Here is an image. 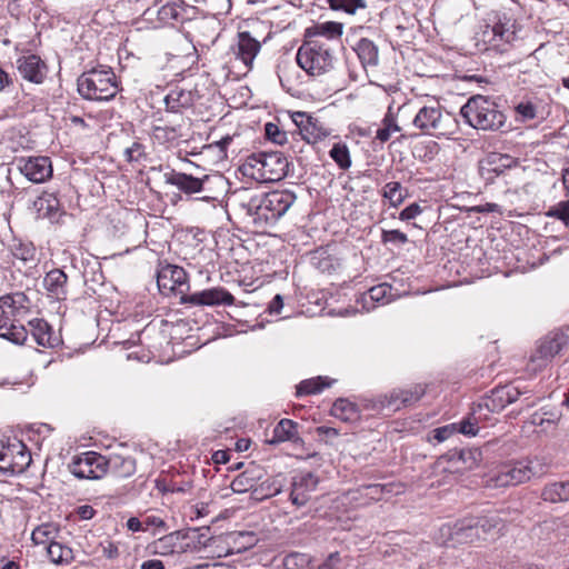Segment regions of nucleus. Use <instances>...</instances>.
<instances>
[{"label": "nucleus", "mask_w": 569, "mask_h": 569, "mask_svg": "<svg viewBox=\"0 0 569 569\" xmlns=\"http://www.w3.org/2000/svg\"><path fill=\"white\" fill-rule=\"evenodd\" d=\"M295 200L296 197L292 192L277 190L252 196L241 206L246 209L247 214L252 218V221L261 227L274 223L289 210Z\"/></svg>", "instance_id": "nucleus-1"}, {"label": "nucleus", "mask_w": 569, "mask_h": 569, "mask_svg": "<svg viewBox=\"0 0 569 569\" xmlns=\"http://www.w3.org/2000/svg\"><path fill=\"white\" fill-rule=\"evenodd\" d=\"M166 181L187 194L203 193L197 200L210 202L213 207L217 206L227 187V180L222 174L196 178L183 172H172L166 176Z\"/></svg>", "instance_id": "nucleus-2"}, {"label": "nucleus", "mask_w": 569, "mask_h": 569, "mask_svg": "<svg viewBox=\"0 0 569 569\" xmlns=\"http://www.w3.org/2000/svg\"><path fill=\"white\" fill-rule=\"evenodd\" d=\"M29 299L23 292L0 297V337L20 345L27 340L28 331L19 323V317L27 312Z\"/></svg>", "instance_id": "nucleus-3"}, {"label": "nucleus", "mask_w": 569, "mask_h": 569, "mask_svg": "<svg viewBox=\"0 0 569 569\" xmlns=\"http://www.w3.org/2000/svg\"><path fill=\"white\" fill-rule=\"evenodd\" d=\"M467 123L478 130H499L506 122V116L496 102L483 96H473L460 110Z\"/></svg>", "instance_id": "nucleus-4"}, {"label": "nucleus", "mask_w": 569, "mask_h": 569, "mask_svg": "<svg viewBox=\"0 0 569 569\" xmlns=\"http://www.w3.org/2000/svg\"><path fill=\"white\" fill-rule=\"evenodd\" d=\"M289 162L280 152H260L249 156L241 171L261 182L279 181L287 176Z\"/></svg>", "instance_id": "nucleus-5"}, {"label": "nucleus", "mask_w": 569, "mask_h": 569, "mask_svg": "<svg viewBox=\"0 0 569 569\" xmlns=\"http://www.w3.org/2000/svg\"><path fill=\"white\" fill-rule=\"evenodd\" d=\"M79 94L90 101H109L118 92L113 71L108 69H91L83 72L77 80Z\"/></svg>", "instance_id": "nucleus-6"}, {"label": "nucleus", "mask_w": 569, "mask_h": 569, "mask_svg": "<svg viewBox=\"0 0 569 569\" xmlns=\"http://www.w3.org/2000/svg\"><path fill=\"white\" fill-rule=\"evenodd\" d=\"M546 470L547 465L539 458L520 460L511 465L502 466L497 472L490 476L487 485L493 488L517 486L535 477H541Z\"/></svg>", "instance_id": "nucleus-7"}, {"label": "nucleus", "mask_w": 569, "mask_h": 569, "mask_svg": "<svg viewBox=\"0 0 569 569\" xmlns=\"http://www.w3.org/2000/svg\"><path fill=\"white\" fill-rule=\"evenodd\" d=\"M297 63L309 76L320 77L333 69L335 58L326 44L307 41L298 49Z\"/></svg>", "instance_id": "nucleus-8"}, {"label": "nucleus", "mask_w": 569, "mask_h": 569, "mask_svg": "<svg viewBox=\"0 0 569 569\" xmlns=\"http://www.w3.org/2000/svg\"><path fill=\"white\" fill-rule=\"evenodd\" d=\"M412 124L423 133L437 137L453 134L457 129L452 117L449 113L443 114L439 103L420 108Z\"/></svg>", "instance_id": "nucleus-9"}, {"label": "nucleus", "mask_w": 569, "mask_h": 569, "mask_svg": "<svg viewBox=\"0 0 569 569\" xmlns=\"http://www.w3.org/2000/svg\"><path fill=\"white\" fill-rule=\"evenodd\" d=\"M438 541L448 547H458L461 545L480 541L482 536L478 532L473 518H466L453 525H443L439 529Z\"/></svg>", "instance_id": "nucleus-10"}, {"label": "nucleus", "mask_w": 569, "mask_h": 569, "mask_svg": "<svg viewBox=\"0 0 569 569\" xmlns=\"http://www.w3.org/2000/svg\"><path fill=\"white\" fill-rule=\"evenodd\" d=\"M31 462V455L27 446L13 439L0 447V470L8 475L22 473Z\"/></svg>", "instance_id": "nucleus-11"}, {"label": "nucleus", "mask_w": 569, "mask_h": 569, "mask_svg": "<svg viewBox=\"0 0 569 569\" xmlns=\"http://www.w3.org/2000/svg\"><path fill=\"white\" fill-rule=\"evenodd\" d=\"M69 470L80 479H100L108 471V461L103 456L88 451L74 457Z\"/></svg>", "instance_id": "nucleus-12"}, {"label": "nucleus", "mask_w": 569, "mask_h": 569, "mask_svg": "<svg viewBox=\"0 0 569 569\" xmlns=\"http://www.w3.org/2000/svg\"><path fill=\"white\" fill-rule=\"evenodd\" d=\"M19 171L31 182L41 183L52 176V166L48 157H21L16 160Z\"/></svg>", "instance_id": "nucleus-13"}, {"label": "nucleus", "mask_w": 569, "mask_h": 569, "mask_svg": "<svg viewBox=\"0 0 569 569\" xmlns=\"http://www.w3.org/2000/svg\"><path fill=\"white\" fill-rule=\"evenodd\" d=\"M192 10L193 8H188L182 2L154 3L144 11V16L149 20L156 16L160 24H174L188 20V13Z\"/></svg>", "instance_id": "nucleus-14"}, {"label": "nucleus", "mask_w": 569, "mask_h": 569, "mask_svg": "<svg viewBox=\"0 0 569 569\" xmlns=\"http://www.w3.org/2000/svg\"><path fill=\"white\" fill-rule=\"evenodd\" d=\"M188 276L183 268L173 264L162 267L157 276V283L161 291L183 292L188 288Z\"/></svg>", "instance_id": "nucleus-15"}, {"label": "nucleus", "mask_w": 569, "mask_h": 569, "mask_svg": "<svg viewBox=\"0 0 569 569\" xmlns=\"http://www.w3.org/2000/svg\"><path fill=\"white\" fill-rule=\"evenodd\" d=\"M319 479L312 472H303L292 480L290 500L297 507L305 506L311 498V493L317 489Z\"/></svg>", "instance_id": "nucleus-16"}, {"label": "nucleus", "mask_w": 569, "mask_h": 569, "mask_svg": "<svg viewBox=\"0 0 569 569\" xmlns=\"http://www.w3.org/2000/svg\"><path fill=\"white\" fill-rule=\"evenodd\" d=\"M183 301L193 306H231L234 302V298L224 288H210L194 292L184 298Z\"/></svg>", "instance_id": "nucleus-17"}, {"label": "nucleus", "mask_w": 569, "mask_h": 569, "mask_svg": "<svg viewBox=\"0 0 569 569\" xmlns=\"http://www.w3.org/2000/svg\"><path fill=\"white\" fill-rule=\"evenodd\" d=\"M17 68L22 78L30 82L41 83L46 78L47 66L36 54L20 57L17 60Z\"/></svg>", "instance_id": "nucleus-18"}, {"label": "nucleus", "mask_w": 569, "mask_h": 569, "mask_svg": "<svg viewBox=\"0 0 569 569\" xmlns=\"http://www.w3.org/2000/svg\"><path fill=\"white\" fill-rule=\"evenodd\" d=\"M568 343V337L565 333H552L545 337L538 348L536 355L532 357V361H541L539 366H542L549 359L558 355L565 346Z\"/></svg>", "instance_id": "nucleus-19"}, {"label": "nucleus", "mask_w": 569, "mask_h": 569, "mask_svg": "<svg viewBox=\"0 0 569 569\" xmlns=\"http://www.w3.org/2000/svg\"><path fill=\"white\" fill-rule=\"evenodd\" d=\"M260 49V42L256 38L251 37L249 32L243 31L238 33V40L233 47V52L246 67L251 68L253 60L259 53Z\"/></svg>", "instance_id": "nucleus-20"}, {"label": "nucleus", "mask_w": 569, "mask_h": 569, "mask_svg": "<svg viewBox=\"0 0 569 569\" xmlns=\"http://www.w3.org/2000/svg\"><path fill=\"white\" fill-rule=\"evenodd\" d=\"M515 39V32L503 23H496L492 27L487 26L482 31V41L487 44L486 49L502 51V46L510 43Z\"/></svg>", "instance_id": "nucleus-21"}, {"label": "nucleus", "mask_w": 569, "mask_h": 569, "mask_svg": "<svg viewBox=\"0 0 569 569\" xmlns=\"http://www.w3.org/2000/svg\"><path fill=\"white\" fill-rule=\"evenodd\" d=\"M263 477V470L253 463L238 475L230 483L234 493H244L252 490Z\"/></svg>", "instance_id": "nucleus-22"}, {"label": "nucleus", "mask_w": 569, "mask_h": 569, "mask_svg": "<svg viewBox=\"0 0 569 569\" xmlns=\"http://www.w3.org/2000/svg\"><path fill=\"white\" fill-rule=\"evenodd\" d=\"M33 209L38 218H47L51 221L56 220L60 214V201L54 193L42 192L34 201Z\"/></svg>", "instance_id": "nucleus-23"}, {"label": "nucleus", "mask_w": 569, "mask_h": 569, "mask_svg": "<svg viewBox=\"0 0 569 569\" xmlns=\"http://www.w3.org/2000/svg\"><path fill=\"white\" fill-rule=\"evenodd\" d=\"M30 331L34 341L44 348H52L56 345V338L51 327L43 319H33L29 321Z\"/></svg>", "instance_id": "nucleus-24"}, {"label": "nucleus", "mask_w": 569, "mask_h": 569, "mask_svg": "<svg viewBox=\"0 0 569 569\" xmlns=\"http://www.w3.org/2000/svg\"><path fill=\"white\" fill-rule=\"evenodd\" d=\"M362 300L365 302V308L368 311L375 307V302L382 305L389 303L395 300L392 287L388 283L375 286L368 290Z\"/></svg>", "instance_id": "nucleus-25"}, {"label": "nucleus", "mask_w": 569, "mask_h": 569, "mask_svg": "<svg viewBox=\"0 0 569 569\" xmlns=\"http://www.w3.org/2000/svg\"><path fill=\"white\" fill-rule=\"evenodd\" d=\"M331 416L345 422H355L360 418L358 406L348 399H337L330 410Z\"/></svg>", "instance_id": "nucleus-26"}, {"label": "nucleus", "mask_w": 569, "mask_h": 569, "mask_svg": "<svg viewBox=\"0 0 569 569\" xmlns=\"http://www.w3.org/2000/svg\"><path fill=\"white\" fill-rule=\"evenodd\" d=\"M477 525L478 532L481 533V540L493 539L503 529V521L498 516H486L473 518Z\"/></svg>", "instance_id": "nucleus-27"}, {"label": "nucleus", "mask_w": 569, "mask_h": 569, "mask_svg": "<svg viewBox=\"0 0 569 569\" xmlns=\"http://www.w3.org/2000/svg\"><path fill=\"white\" fill-rule=\"evenodd\" d=\"M403 407L401 393L399 389H393L388 393L379 395L375 400L372 408L387 411L396 412Z\"/></svg>", "instance_id": "nucleus-28"}, {"label": "nucleus", "mask_w": 569, "mask_h": 569, "mask_svg": "<svg viewBox=\"0 0 569 569\" xmlns=\"http://www.w3.org/2000/svg\"><path fill=\"white\" fill-rule=\"evenodd\" d=\"M108 461V468L120 478L131 477L136 472V460L132 457L114 456Z\"/></svg>", "instance_id": "nucleus-29"}, {"label": "nucleus", "mask_w": 569, "mask_h": 569, "mask_svg": "<svg viewBox=\"0 0 569 569\" xmlns=\"http://www.w3.org/2000/svg\"><path fill=\"white\" fill-rule=\"evenodd\" d=\"M486 163L489 171L500 174L507 169L517 167L519 162L516 158L509 154L493 152L487 157Z\"/></svg>", "instance_id": "nucleus-30"}, {"label": "nucleus", "mask_w": 569, "mask_h": 569, "mask_svg": "<svg viewBox=\"0 0 569 569\" xmlns=\"http://www.w3.org/2000/svg\"><path fill=\"white\" fill-rule=\"evenodd\" d=\"M298 423L290 419L280 420L273 429L270 443H279L283 441L295 440L297 437Z\"/></svg>", "instance_id": "nucleus-31"}, {"label": "nucleus", "mask_w": 569, "mask_h": 569, "mask_svg": "<svg viewBox=\"0 0 569 569\" xmlns=\"http://www.w3.org/2000/svg\"><path fill=\"white\" fill-rule=\"evenodd\" d=\"M67 279L68 277L62 270L53 269L46 274L43 284L50 293L59 298L60 295L66 292L64 287Z\"/></svg>", "instance_id": "nucleus-32"}, {"label": "nucleus", "mask_w": 569, "mask_h": 569, "mask_svg": "<svg viewBox=\"0 0 569 569\" xmlns=\"http://www.w3.org/2000/svg\"><path fill=\"white\" fill-rule=\"evenodd\" d=\"M542 499L549 502H560L569 500V481L555 482L548 485L542 490Z\"/></svg>", "instance_id": "nucleus-33"}, {"label": "nucleus", "mask_w": 569, "mask_h": 569, "mask_svg": "<svg viewBox=\"0 0 569 569\" xmlns=\"http://www.w3.org/2000/svg\"><path fill=\"white\" fill-rule=\"evenodd\" d=\"M164 103L168 111L177 113L181 108H188L191 104V93L173 89L166 96Z\"/></svg>", "instance_id": "nucleus-34"}, {"label": "nucleus", "mask_w": 569, "mask_h": 569, "mask_svg": "<svg viewBox=\"0 0 569 569\" xmlns=\"http://www.w3.org/2000/svg\"><path fill=\"white\" fill-rule=\"evenodd\" d=\"M356 51L363 64L376 66L378 63V49L371 40L367 38L360 39Z\"/></svg>", "instance_id": "nucleus-35"}, {"label": "nucleus", "mask_w": 569, "mask_h": 569, "mask_svg": "<svg viewBox=\"0 0 569 569\" xmlns=\"http://www.w3.org/2000/svg\"><path fill=\"white\" fill-rule=\"evenodd\" d=\"M452 460L460 462L466 469H472L482 460V453L478 448H466L455 452Z\"/></svg>", "instance_id": "nucleus-36"}, {"label": "nucleus", "mask_w": 569, "mask_h": 569, "mask_svg": "<svg viewBox=\"0 0 569 569\" xmlns=\"http://www.w3.org/2000/svg\"><path fill=\"white\" fill-rule=\"evenodd\" d=\"M343 26L339 22L327 21L316 24L313 28L307 29L308 34L322 36L328 39L340 38L342 34Z\"/></svg>", "instance_id": "nucleus-37"}, {"label": "nucleus", "mask_w": 569, "mask_h": 569, "mask_svg": "<svg viewBox=\"0 0 569 569\" xmlns=\"http://www.w3.org/2000/svg\"><path fill=\"white\" fill-rule=\"evenodd\" d=\"M332 383L327 377H317L307 379L300 382L297 389L298 396L312 395L321 392L326 387H330Z\"/></svg>", "instance_id": "nucleus-38"}, {"label": "nucleus", "mask_w": 569, "mask_h": 569, "mask_svg": "<svg viewBox=\"0 0 569 569\" xmlns=\"http://www.w3.org/2000/svg\"><path fill=\"white\" fill-rule=\"evenodd\" d=\"M47 552L53 563H68L72 560V550L59 542L51 541L47 547Z\"/></svg>", "instance_id": "nucleus-39"}, {"label": "nucleus", "mask_w": 569, "mask_h": 569, "mask_svg": "<svg viewBox=\"0 0 569 569\" xmlns=\"http://www.w3.org/2000/svg\"><path fill=\"white\" fill-rule=\"evenodd\" d=\"M58 528L52 523H43L37 527L31 535V539L36 545H49L54 541Z\"/></svg>", "instance_id": "nucleus-40"}, {"label": "nucleus", "mask_w": 569, "mask_h": 569, "mask_svg": "<svg viewBox=\"0 0 569 569\" xmlns=\"http://www.w3.org/2000/svg\"><path fill=\"white\" fill-rule=\"evenodd\" d=\"M329 156L340 169L347 170L351 167L350 152L345 143H335L329 151Z\"/></svg>", "instance_id": "nucleus-41"}, {"label": "nucleus", "mask_w": 569, "mask_h": 569, "mask_svg": "<svg viewBox=\"0 0 569 569\" xmlns=\"http://www.w3.org/2000/svg\"><path fill=\"white\" fill-rule=\"evenodd\" d=\"M381 123L382 126L376 132V139L382 143L387 142L392 133L400 131V127L390 111L385 116Z\"/></svg>", "instance_id": "nucleus-42"}, {"label": "nucleus", "mask_w": 569, "mask_h": 569, "mask_svg": "<svg viewBox=\"0 0 569 569\" xmlns=\"http://www.w3.org/2000/svg\"><path fill=\"white\" fill-rule=\"evenodd\" d=\"M382 197L389 201L391 207H399L405 200L401 183L398 181L388 182L382 189Z\"/></svg>", "instance_id": "nucleus-43"}, {"label": "nucleus", "mask_w": 569, "mask_h": 569, "mask_svg": "<svg viewBox=\"0 0 569 569\" xmlns=\"http://www.w3.org/2000/svg\"><path fill=\"white\" fill-rule=\"evenodd\" d=\"M153 138L160 143L173 142L181 137L179 127L154 126Z\"/></svg>", "instance_id": "nucleus-44"}, {"label": "nucleus", "mask_w": 569, "mask_h": 569, "mask_svg": "<svg viewBox=\"0 0 569 569\" xmlns=\"http://www.w3.org/2000/svg\"><path fill=\"white\" fill-rule=\"evenodd\" d=\"M12 256L23 262H29L34 260L36 248L30 242H14L11 246Z\"/></svg>", "instance_id": "nucleus-45"}, {"label": "nucleus", "mask_w": 569, "mask_h": 569, "mask_svg": "<svg viewBox=\"0 0 569 569\" xmlns=\"http://www.w3.org/2000/svg\"><path fill=\"white\" fill-rule=\"evenodd\" d=\"M399 390L401 393L403 407H408L418 402L426 393V387L420 383Z\"/></svg>", "instance_id": "nucleus-46"}, {"label": "nucleus", "mask_w": 569, "mask_h": 569, "mask_svg": "<svg viewBox=\"0 0 569 569\" xmlns=\"http://www.w3.org/2000/svg\"><path fill=\"white\" fill-rule=\"evenodd\" d=\"M310 563V557L307 553L291 552L283 558L286 569H306Z\"/></svg>", "instance_id": "nucleus-47"}, {"label": "nucleus", "mask_w": 569, "mask_h": 569, "mask_svg": "<svg viewBox=\"0 0 569 569\" xmlns=\"http://www.w3.org/2000/svg\"><path fill=\"white\" fill-rule=\"evenodd\" d=\"M330 8L333 10H342L347 13H355L357 9L366 8L365 0H329Z\"/></svg>", "instance_id": "nucleus-48"}, {"label": "nucleus", "mask_w": 569, "mask_h": 569, "mask_svg": "<svg viewBox=\"0 0 569 569\" xmlns=\"http://www.w3.org/2000/svg\"><path fill=\"white\" fill-rule=\"evenodd\" d=\"M264 132L266 137L280 146H283L286 143H289V137L288 133L283 130H281L276 123L268 122L264 126Z\"/></svg>", "instance_id": "nucleus-49"}, {"label": "nucleus", "mask_w": 569, "mask_h": 569, "mask_svg": "<svg viewBox=\"0 0 569 569\" xmlns=\"http://www.w3.org/2000/svg\"><path fill=\"white\" fill-rule=\"evenodd\" d=\"M547 216L561 220L569 228V200L550 208Z\"/></svg>", "instance_id": "nucleus-50"}, {"label": "nucleus", "mask_w": 569, "mask_h": 569, "mask_svg": "<svg viewBox=\"0 0 569 569\" xmlns=\"http://www.w3.org/2000/svg\"><path fill=\"white\" fill-rule=\"evenodd\" d=\"M320 129L317 128L316 123H312L311 128H306L300 132H292L291 138L293 140L297 137H300L301 140H305L308 143H316L321 138Z\"/></svg>", "instance_id": "nucleus-51"}, {"label": "nucleus", "mask_w": 569, "mask_h": 569, "mask_svg": "<svg viewBox=\"0 0 569 569\" xmlns=\"http://www.w3.org/2000/svg\"><path fill=\"white\" fill-rule=\"evenodd\" d=\"M233 541L239 545L237 552H241L254 546L256 537L252 532L240 531L233 535Z\"/></svg>", "instance_id": "nucleus-52"}, {"label": "nucleus", "mask_w": 569, "mask_h": 569, "mask_svg": "<svg viewBox=\"0 0 569 569\" xmlns=\"http://www.w3.org/2000/svg\"><path fill=\"white\" fill-rule=\"evenodd\" d=\"M458 432L465 436H476L478 433L479 427L476 418L468 417L463 419L461 422L457 425Z\"/></svg>", "instance_id": "nucleus-53"}, {"label": "nucleus", "mask_w": 569, "mask_h": 569, "mask_svg": "<svg viewBox=\"0 0 569 569\" xmlns=\"http://www.w3.org/2000/svg\"><path fill=\"white\" fill-rule=\"evenodd\" d=\"M516 112L523 121L532 120L537 117L536 106L530 101L520 102L516 107Z\"/></svg>", "instance_id": "nucleus-54"}, {"label": "nucleus", "mask_w": 569, "mask_h": 569, "mask_svg": "<svg viewBox=\"0 0 569 569\" xmlns=\"http://www.w3.org/2000/svg\"><path fill=\"white\" fill-rule=\"evenodd\" d=\"M407 241V234L400 230H385L382 232V242L385 243L405 244Z\"/></svg>", "instance_id": "nucleus-55"}, {"label": "nucleus", "mask_w": 569, "mask_h": 569, "mask_svg": "<svg viewBox=\"0 0 569 569\" xmlns=\"http://www.w3.org/2000/svg\"><path fill=\"white\" fill-rule=\"evenodd\" d=\"M124 156L128 161H139L144 154V147L139 142H133L131 147L124 150Z\"/></svg>", "instance_id": "nucleus-56"}, {"label": "nucleus", "mask_w": 569, "mask_h": 569, "mask_svg": "<svg viewBox=\"0 0 569 569\" xmlns=\"http://www.w3.org/2000/svg\"><path fill=\"white\" fill-rule=\"evenodd\" d=\"M292 121L298 128V132L302 131L306 128L312 127V117L308 116L306 112L297 111L292 114Z\"/></svg>", "instance_id": "nucleus-57"}, {"label": "nucleus", "mask_w": 569, "mask_h": 569, "mask_svg": "<svg viewBox=\"0 0 569 569\" xmlns=\"http://www.w3.org/2000/svg\"><path fill=\"white\" fill-rule=\"evenodd\" d=\"M456 432H458L457 423L447 425L433 430L435 439H437L438 442L449 439Z\"/></svg>", "instance_id": "nucleus-58"}, {"label": "nucleus", "mask_w": 569, "mask_h": 569, "mask_svg": "<svg viewBox=\"0 0 569 569\" xmlns=\"http://www.w3.org/2000/svg\"><path fill=\"white\" fill-rule=\"evenodd\" d=\"M496 395L500 400H505L507 403H512L517 401L520 396V391L516 388L503 387L496 391Z\"/></svg>", "instance_id": "nucleus-59"}, {"label": "nucleus", "mask_w": 569, "mask_h": 569, "mask_svg": "<svg viewBox=\"0 0 569 569\" xmlns=\"http://www.w3.org/2000/svg\"><path fill=\"white\" fill-rule=\"evenodd\" d=\"M172 541V535L160 538L156 543V552L160 555L171 553L173 551Z\"/></svg>", "instance_id": "nucleus-60"}, {"label": "nucleus", "mask_w": 569, "mask_h": 569, "mask_svg": "<svg viewBox=\"0 0 569 569\" xmlns=\"http://www.w3.org/2000/svg\"><path fill=\"white\" fill-rule=\"evenodd\" d=\"M176 42L181 47L180 50L177 52V54L188 56V54L191 53V51L196 50V48L192 44L191 40H189L183 34H177Z\"/></svg>", "instance_id": "nucleus-61"}, {"label": "nucleus", "mask_w": 569, "mask_h": 569, "mask_svg": "<svg viewBox=\"0 0 569 569\" xmlns=\"http://www.w3.org/2000/svg\"><path fill=\"white\" fill-rule=\"evenodd\" d=\"M422 212V209L418 203H411L410 206L406 207L399 214L400 220L407 221L415 219L417 216H419Z\"/></svg>", "instance_id": "nucleus-62"}, {"label": "nucleus", "mask_w": 569, "mask_h": 569, "mask_svg": "<svg viewBox=\"0 0 569 569\" xmlns=\"http://www.w3.org/2000/svg\"><path fill=\"white\" fill-rule=\"evenodd\" d=\"M192 488V482L189 480L177 482V481H170V492L171 493H188L190 492Z\"/></svg>", "instance_id": "nucleus-63"}, {"label": "nucleus", "mask_w": 569, "mask_h": 569, "mask_svg": "<svg viewBox=\"0 0 569 569\" xmlns=\"http://www.w3.org/2000/svg\"><path fill=\"white\" fill-rule=\"evenodd\" d=\"M339 552H332L328 556L326 561L319 566L318 569H337L340 563Z\"/></svg>", "instance_id": "nucleus-64"}]
</instances>
